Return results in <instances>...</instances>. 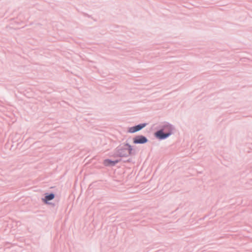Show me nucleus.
Here are the masks:
<instances>
[{"mask_svg": "<svg viewBox=\"0 0 252 252\" xmlns=\"http://www.w3.org/2000/svg\"><path fill=\"white\" fill-rule=\"evenodd\" d=\"M147 141V139L142 135L137 136L133 139L134 144H143L146 143Z\"/></svg>", "mask_w": 252, "mask_h": 252, "instance_id": "obj_1", "label": "nucleus"}, {"mask_svg": "<svg viewBox=\"0 0 252 252\" xmlns=\"http://www.w3.org/2000/svg\"><path fill=\"white\" fill-rule=\"evenodd\" d=\"M156 135L157 137L162 139L168 137L170 135V133L164 134L161 130H159L156 132Z\"/></svg>", "mask_w": 252, "mask_h": 252, "instance_id": "obj_3", "label": "nucleus"}, {"mask_svg": "<svg viewBox=\"0 0 252 252\" xmlns=\"http://www.w3.org/2000/svg\"><path fill=\"white\" fill-rule=\"evenodd\" d=\"M54 197H55L54 194L53 193H51L49 195H46L45 197V198H44L43 199V200L45 203H47L48 201L52 200L54 198Z\"/></svg>", "mask_w": 252, "mask_h": 252, "instance_id": "obj_5", "label": "nucleus"}, {"mask_svg": "<svg viewBox=\"0 0 252 252\" xmlns=\"http://www.w3.org/2000/svg\"><path fill=\"white\" fill-rule=\"evenodd\" d=\"M146 126V124H140L135 126L131 127L128 129V132L130 133H134L138 131Z\"/></svg>", "mask_w": 252, "mask_h": 252, "instance_id": "obj_2", "label": "nucleus"}, {"mask_svg": "<svg viewBox=\"0 0 252 252\" xmlns=\"http://www.w3.org/2000/svg\"><path fill=\"white\" fill-rule=\"evenodd\" d=\"M125 145L127 147L129 154L130 155L131 154L132 151V147L128 144H126Z\"/></svg>", "mask_w": 252, "mask_h": 252, "instance_id": "obj_6", "label": "nucleus"}, {"mask_svg": "<svg viewBox=\"0 0 252 252\" xmlns=\"http://www.w3.org/2000/svg\"><path fill=\"white\" fill-rule=\"evenodd\" d=\"M118 162V161L117 160L112 161L110 159H105L103 161V164L105 166L114 165Z\"/></svg>", "mask_w": 252, "mask_h": 252, "instance_id": "obj_4", "label": "nucleus"}]
</instances>
